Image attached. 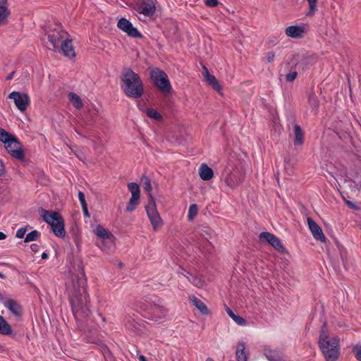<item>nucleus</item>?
Masks as SVG:
<instances>
[{
    "label": "nucleus",
    "instance_id": "17",
    "mask_svg": "<svg viewBox=\"0 0 361 361\" xmlns=\"http://www.w3.org/2000/svg\"><path fill=\"white\" fill-rule=\"evenodd\" d=\"M59 47L65 56L70 59H73L75 56V52L73 46L72 40L68 39V37L62 41Z\"/></svg>",
    "mask_w": 361,
    "mask_h": 361
},
{
    "label": "nucleus",
    "instance_id": "13",
    "mask_svg": "<svg viewBox=\"0 0 361 361\" xmlns=\"http://www.w3.org/2000/svg\"><path fill=\"white\" fill-rule=\"evenodd\" d=\"M5 147L11 155L18 159H23L24 154L20 143L14 137L5 145Z\"/></svg>",
    "mask_w": 361,
    "mask_h": 361
},
{
    "label": "nucleus",
    "instance_id": "45",
    "mask_svg": "<svg viewBox=\"0 0 361 361\" xmlns=\"http://www.w3.org/2000/svg\"><path fill=\"white\" fill-rule=\"evenodd\" d=\"M355 354L356 358L359 361H361V346L356 347L355 348Z\"/></svg>",
    "mask_w": 361,
    "mask_h": 361
},
{
    "label": "nucleus",
    "instance_id": "12",
    "mask_svg": "<svg viewBox=\"0 0 361 361\" xmlns=\"http://www.w3.org/2000/svg\"><path fill=\"white\" fill-rule=\"evenodd\" d=\"M259 239L262 241L266 240L279 252L283 253L286 250L279 238L272 233L269 232H263L260 233Z\"/></svg>",
    "mask_w": 361,
    "mask_h": 361
},
{
    "label": "nucleus",
    "instance_id": "49",
    "mask_svg": "<svg viewBox=\"0 0 361 361\" xmlns=\"http://www.w3.org/2000/svg\"><path fill=\"white\" fill-rule=\"evenodd\" d=\"M4 171V166L2 161L0 160V176L3 174Z\"/></svg>",
    "mask_w": 361,
    "mask_h": 361
},
{
    "label": "nucleus",
    "instance_id": "46",
    "mask_svg": "<svg viewBox=\"0 0 361 361\" xmlns=\"http://www.w3.org/2000/svg\"><path fill=\"white\" fill-rule=\"evenodd\" d=\"M218 3L219 2L217 0H206L205 1L206 5L210 7H214L217 6Z\"/></svg>",
    "mask_w": 361,
    "mask_h": 361
},
{
    "label": "nucleus",
    "instance_id": "31",
    "mask_svg": "<svg viewBox=\"0 0 361 361\" xmlns=\"http://www.w3.org/2000/svg\"><path fill=\"white\" fill-rule=\"evenodd\" d=\"M141 183L142 185L143 189L148 192L149 200H150V195H152V187L151 181L149 180V178L146 176H143L141 178Z\"/></svg>",
    "mask_w": 361,
    "mask_h": 361
},
{
    "label": "nucleus",
    "instance_id": "6",
    "mask_svg": "<svg viewBox=\"0 0 361 361\" xmlns=\"http://www.w3.org/2000/svg\"><path fill=\"white\" fill-rule=\"evenodd\" d=\"M150 75L155 85L162 92L168 93L171 91V85L167 75L164 71L157 68L152 69L150 72Z\"/></svg>",
    "mask_w": 361,
    "mask_h": 361
},
{
    "label": "nucleus",
    "instance_id": "10",
    "mask_svg": "<svg viewBox=\"0 0 361 361\" xmlns=\"http://www.w3.org/2000/svg\"><path fill=\"white\" fill-rule=\"evenodd\" d=\"M117 27L128 36L134 38H141L142 35L137 29L126 18H122L117 23Z\"/></svg>",
    "mask_w": 361,
    "mask_h": 361
},
{
    "label": "nucleus",
    "instance_id": "29",
    "mask_svg": "<svg viewBox=\"0 0 361 361\" xmlns=\"http://www.w3.org/2000/svg\"><path fill=\"white\" fill-rule=\"evenodd\" d=\"M11 332V326L6 322L3 317L0 316V334L9 335Z\"/></svg>",
    "mask_w": 361,
    "mask_h": 361
},
{
    "label": "nucleus",
    "instance_id": "8",
    "mask_svg": "<svg viewBox=\"0 0 361 361\" xmlns=\"http://www.w3.org/2000/svg\"><path fill=\"white\" fill-rule=\"evenodd\" d=\"M68 37V33L61 27L51 30L48 33V39L52 45V49L59 48L62 41Z\"/></svg>",
    "mask_w": 361,
    "mask_h": 361
},
{
    "label": "nucleus",
    "instance_id": "9",
    "mask_svg": "<svg viewBox=\"0 0 361 361\" xmlns=\"http://www.w3.org/2000/svg\"><path fill=\"white\" fill-rule=\"evenodd\" d=\"M8 97L14 101V103L20 111H25L30 104V98L27 94L19 92H12Z\"/></svg>",
    "mask_w": 361,
    "mask_h": 361
},
{
    "label": "nucleus",
    "instance_id": "41",
    "mask_svg": "<svg viewBox=\"0 0 361 361\" xmlns=\"http://www.w3.org/2000/svg\"><path fill=\"white\" fill-rule=\"evenodd\" d=\"M276 58V54L273 51H270L266 53L265 54V60L267 63H271L274 61Z\"/></svg>",
    "mask_w": 361,
    "mask_h": 361
},
{
    "label": "nucleus",
    "instance_id": "27",
    "mask_svg": "<svg viewBox=\"0 0 361 361\" xmlns=\"http://www.w3.org/2000/svg\"><path fill=\"white\" fill-rule=\"evenodd\" d=\"M93 232L100 240L109 238L112 235L101 225L97 226Z\"/></svg>",
    "mask_w": 361,
    "mask_h": 361
},
{
    "label": "nucleus",
    "instance_id": "56",
    "mask_svg": "<svg viewBox=\"0 0 361 361\" xmlns=\"http://www.w3.org/2000/svg\"><path fill=\"white\" fill-rule=\"evenodd\" d=\"M206 361H214L212 358H207Z\"/></svg>",
    "mask_w": 361,
    "mask_h": 361
},
{
    "label": "nucleus",
    "instance_id": "48",
    "mask_svg": "<svg viewBox=\"0 0 361 361\" xmlns=\"http://www.w3.org/2000/svg\"><path fill=\"white\" fill-rule=\"evenodd\" d=\"M82 211H83L85 216L90 217V214L87 210V204L85 205V206H82Z\"/></svg>",
    "mask_w": 361,
    "mask_h": 361
},
{
    "label": "nucleus",
    "instance_id": "1",
    "mask_svg": "<svg viewBox=\"0 0 361 361\" xmlns=\"http://www.w3.org/2000/svg\"><path fill=\"white\" fill-rule=\"evenodd\" d=\"M72 286L74 290V297L71 300L73 312L76 314H86V311L88 310V297L86 293V279L83 271L73 279Z\"/></svg>",
    "mask_w": 361,
    "mask_h": 361
},
{
    "label": "nucleus",
    "instance_id": "43",
    "mask_svg": "<svg viewBox=\"0 0 361 361\" xmlns=\"http://www.w3.org/2000/svg\"><path fill=\"white\" fill-rule=\"evenodd\" d=\"M25 232H26V228H19L17 231L16 234V238H23L25 234Z\"/></svg>",
    "mask_w": 361,
    "mask_h": 361
},
{
    "label": "nucleus",
    "instance_id": "15",
    "mask_svg": "<svg viewBox=\"0 0 361 361\" xmlns=\"http://www.w3.org/2000/svg\"><path fill=\"white\" fill-rule=\"evenodd\" d=\"M307 224H308L309 228H310L313 237L317 240L325 242L326 237L324 235V233H323L321 227L310 218L307 219Z\"/></svg>",
    "mask_w": 361,
    "mask_h": 361
},
{
    "label": "nucleus",
    "instance_id": "37",
    "mask_svg": "<svg viewBox=\"0 0 361 361\" xmlns=\"http://www.w3.org/2000/svg\"><path fill=\"white\" fill-rule=\"evenodd\" d=\"M186 277L190 282H191L194 286H195L197 287L200 288L204 286V281L198 276L190 275V276H186Z\"/></svg>",
    "mask_w": 361,
    "mask_h": 361
},
{
    "label": "nucleus",
    "instance_id": "42",
    "mask_svg": "<svg viewBox=\"0 0 361 361\" xmlns=\"http://www.w3.org/2000/svg\"><path fill=\"white\" fill-rule=\"evenodd\" d=\"M297 75L298 73L296 71L290 72L286 75V81L291 82L296 78Z\"/></svg>",
    "mask_w": 361,
    "mask_h": 361
},
{
    "label": "nucleus",
    "instance_id": "35",
    "mask_svg": "<svg viewBox=\"0 0 361 361\" xmlns=\"http://www.w3.org/2000/svg\"><path fill=\"white\" fill-rule=\"evenodd\" d=\"M309 5V11L307 16H313L317 11L318 0H307Z\"/></svg>",
    "mask_w": 361,
    "mask_h": 361
},
{
    "label": "nucleus",
    "instance_id": "34",
    "mask_svg": "<svg viewBox=\"0 0 361 361\" xmlns=\"http://www.w3.org/2000/svg\"><path fill=\"white\" fill-rule=\"evenodd\" d=\"M15 137L8 133L7 131L0 128V141L3 142L4 145L8 143Z\"/></svg>",
    "mask_w": 361,
    "mask_h": 361
},
{
    "label": "nucleus",
    "instance_id": "54",
    "mask_svg": "<svg viewBox=\"0 0 361 361\" xmlns=\"http://www.w3.org/2000/svg\"><path fill=\"white\" fill-rule=\"evenodd\" d=\"M42 259H47V254L45 253V252H43L42 255Z\"/></svg>",
    "mask_w": 361,
    "mask_h": 361
},
{
    "label": "nucleus",
    "instance_id": "36",
    "mask_svg": "<svg viewBox=\"0 0 361 361\" xmlns=\"http://www.w3.org/2000/svg\"><path fill=\"white\" fill-rule=\"evenodd\" d=\"M7 307L11 310L15 314L19 315L20 313V307L18 303L13 300H8L6 302Z\"/></svg>",
    "mask_w": 361,
    "mask_h": 361
},
{
    "label": "nucleus",
    "instance_id": "5",
    "mask_svg": "<svg viewBox=\"0 0 361 361\" xmlns=\"http://www.w3.org/2000/svg\"><path fill=\"white\" fill-rule=\"evenodd\" d=\"M146 212L151 225L154 231L160 229L163 225V221L157 211V204L152 195H150V200L145 207Z\"/></svg>",
    "mask_w": 361,
    "mask_h": 361
},
{
    "label": "nucleus",
    "instance_id": "7",
    "mask_svg": "<svg viewBox=\"0 0 361 361\" xmlns=\"http://www.w3.org/2000/svg\"><path fill=\"white\" fill-rule=\"evenodd\" d=\"M128 189L131 193V197L128 202L126 211L131 212L135 209L140 202V190L138 184L135 183H129Z\"/></svg>",
    "mask_w": 361,
    "mask_h": 361
},
{
    "label": "nucleus",
    "instance_id": "24",
    "mask_svg": "<svg viewBox=\"0 0 361 361\" xmlns=\"http://www.w3.org/2000/svg\"><path fill=\"white\" fill-rule=\"evenodd\" d=\"M68 99L72 105L77 109H80L83 106V102L81 97L75 92H70L68 94Z\"/></svg>",
    "mask_w": 361,
    "mask_h": 361
},
{
    "label": "nucleus",
    "instance_id": "23",
    "mask_svg": "<svg viewBox=\"0 0 361 361\" xmlns=\"http://www.w3.org/2000/svg\"><path fill=\"white\" fill-rule=\"evenodd\" d=\"M199 174L202 180H209L213 178L214 172L211 168L203 164L200 167Z\"/></svg>",
    "mask_w": 361,
    "mask_h": 361
},
{
    "label": "nucleus",
    "instance_id": "26",
    "mask_svg": "<svg viewBox=\"0 0 361 361\" xmlns=\"http://www.w3.org/2000/svg\"><path fill=\"white\" fill-rule=\"evenodd\" d=\"M245 345L243 342H240L238 344L235 356L237 361H247V355L245 352Z\"/></svg>",
    "mask_w": 361,
    "mask_h": 361
},
{
    "label": "nucleus",
    "instance_id": "38",
    "mask_svg": "<svg viewBox=\"0 0 361 361\" xmlns=\"http://www.w3.org/2000/svg\"><path fill=\"white\" fill-rule=\"evenodd\" d=\"M308 103L312 108V110L316 111L319 105L317 96L314 93H311L308 97Z\"/></svg>",
    "mask_w": 361,
    "mask_h": 361
},
{
    "label": "nucleus",
    "instance_id": "28",
    "mask_svg": "<svg viewBox=\"0 0 361 361\" xmlns=\"http://www.w3.org/2000/svg\"><path fill=\"white\" fill-rule=\"evenodd\" d=\"M294 134H295L294 145H302L304 135H303V133H302L300 127L298 125H295L294 126Z\"/></svg>",
    "mask_w": 361,
    "mask_h": 361
},
{
    "label": "nucleus",
    "instance_id": "3",
    "mask_svg": "<svg viewBox=\"0 0 361 361\" xmlns=\"http://www.w3.org/2000/svg\"><path fill=\"white\" fill-rule=\"evenodd\" d=\"M122 88L130 97L140 98L143 94V84L140 76L131 69L124 70L122 78Z\"/></svg>",
    "mask_w": 361,
    "mask_h": 361
},
{
    "label": "nucleus",
    "instance_id": "32",
    "mask_svg": "<svg viewBox=\"0 0 361 361\" xmlns=\"http://www.w3.org/2000/svg\"><path fill=\"white\" fill-rule=\"evenodd\" d=\"M145 113L151 118L155 121H161L162 119L161 115L155 109L152 108H147L145 111Z\"/></svg>",
    "mask_w": 361,
    "mask_h": 361
},
{
    "label": "nucleus",
    "instance_id": "55",
    "mask_svg": "<svg viewBox=\"0 0 361 361\" xmlns=\"http://www.w3.org/2000/svg\"><path fill=\"white\" fill-rule=\"evenodd\" d=\"M0 278L4 279L5 276L3 274L0 273Z\"/></svg>",
    "mask_w": 361,
    "mask_h": 361
},
{
    "label": "nucleus",
    "instance_id": "14",
    "mask_svg": "<svg viewBox=\"0 0 361 361\" xmlns=\"http://www.w3.org/2000/svg\"><path fill=\"white\" fill-rule=\"evenodd\" d=\"M243 181V176L238 171L228 173L224 178L225 184L231 189L237 188Z\"/></svg>",
    "mask_w": 361,
    "mask_h": 361
},
{
    "label": "nucleus",
    "instance_id": "33",
    "mask_svg": "<svg viewBox=\"0 0 361 361\" xmlns=\"http://www.w3.org/2000/svg\"><path fill=\"white\" fill-rule=\"evenodd\" d=\"M228 314L233 319V320L238 325H245L246 324L245 319L240 316L235 314L229 308L226 309Z\"/></svg>",
    "mask_w": 361,
    "mask_h": 361
},
{
    "label": "nucleus",
    "instance_id": "50",
    "mask_svg": "<svg viewBox=\"0 0 361 361\" xmlns=\"http://www.w3.org/2000/svg\"><path fill=\"white\" fill-rule=\"evenodd\" d=\"M15 72H12L7 77H6V80H10L13 78V75H14Z\"/></svg>",
    "mask_w": 361,
    "mask_h": 361
},
{
    "label": "nucleus",
    "instance_id": "57",
    "mask_svg": "<svg viewBox=\"0 0 361 361\" xmlns=\"http://www.w3.org/2000/svg\"><path fill=\"white\" fill-rule=\"evenodd\" d=\"M37 245H32L31 247L32 248H33L34 247H36Z\"/></svg>",
    "mask_w": 361,
    "mask_h": 361
},
{
    "label": "nucleus",
    "instance_id": "39",
    "mask_svg": "<svg viewBox=\"0 0 361 361\" xmlns=\"http://www.w3.org/2000/svg\"><path fill=\"white\" fill-rule=\"evenodd\" d=\"M198 208L195 204H191L189 207L188 219L191 221L197 214Z\"/></svg>",
    "mask_w": 361,
    "mask_h": 361
},
{
    "label": "nucleus",
    "instance_id": "18",
    "mask_svg": "<svg viewBox=\"0 0 361 361\" xmlns=\"http://www.w3.org/2000/svg\"><path fill=\"white\" fill-rule=\"evenodd\" d=\"M97 245L104 252H112L115 248V237L112 234L109 238L100 240L97 243Z\"/></svg>",
    "mask_w": 361,
    "mask_h": 361
},
{
    "label": "nucleus",
    "instance_id": "40",
    "mask_svg": "<svg viewBox=\"0 0 361 361\" xmlns=\"http://www.w3.org/2000/svg\"><path fill=\"white\" fill-rule=\"evenodd\" d=\"M39 233L37 231H33L26 235V237L25 238V242H31L34 241L37 239L39 237Z\"/></svg>",
    "mask_w": 361,
    "mask_h": 361
},
{
    "label": "nucleus",
    "instance_id": "52",
    "mask_svg": "<svg viewBox=\"0 0 361 361\" xmlns=\"http://www.w3.org/2000/svg\"><path fill=\"white\" fill-rule=\"evenodd\" d=\"M6 238V235L3 232H0V240H4Z\"/></svg>",
    "mask_w": 361,
    "mask_h": 361
},
{
    "label": "nucleus",
    "instance_id": "53",
    "mask_svg": "<svg viewBox=\"0 0 361 361\" xmlns=\"http://www.w3.org/2000/svg\"><path fill=\"white\" fill-rule=\"evenodd\" d=\"M290 158H289V157H286V158H285V159H284V161H285L286 164H288L290 163Z\"/></svg>",
    "mask_w": 361,
    "mask_h": 361
},
{
    "label": "nucleus",
    "instance_id": "44",
    "mask_svg": "<svg viewBox=\"0 0 361 361\" xmlns=\"http://www.w3.org/2000/svg\"><path fill=\"white\" fill-rule=\"evenodd\" d=\"M78 199H79L82 206L87 205V203H86V201H85V194L82 192H81V191H80L78 192Z\"/></svg>",
    "mask_w": 361,
    "mask_h": 361
},
{
    "label": "nucleus",
    "instance_id": "21",
    "mask_svg": "<svg viewBox=\"0 0 361 361\" xmlns=\"http://www.w3.org/2000/svg\"><path fill=\"white\" fill-rule=\"evenodd\" d=\"M202 74L204 75V80H206V82L209 85H212L214 90H217V91H219L221 90V87L219 81L216 80V78L213 75H211L209 73L208 69L205 66H203Z\"/></svg>",
    "mask_w": 361,
    "mask_h": 361
},
{
    "label": "nucleus",
    "instance_id": "20",
    "mask_svg": "<svg viewBox=\"0 0 361 361\" xmlns=\"http://www.w3.org/2000/svg\"><path fill=\"white\" fill-rule=\"evenodd\" d=\"M10 15L8 0H0V25H5L7 23Z\"/></svg>",
    "mask_w": 361,
    "mask_h": 361
},
{
    "label": "nucleus",
    "instance_id": "22",
    "mask_svg": "<svg viewBox=\"0 0 361 361\" xmlns=\"http://www.w3.org/2000/svg\"><path fill=\"white\" fill-rule=\"evenodd\" d=\"M189 300L202 314L208 315L209 314V310L206 305L197 297L194 295L190 296Z\"/></svg>",
    "mask_w": 361,
    "mask_h": 361
},
{
    "label": "nucleus",
    "instance_id": "2",
    "mask_svg": "<svg viewBox=\"0 0 361 361\" xmlns=\"http://www.w3.org/2000/svg\"><path fill=\"white\" fill-rule=\"evenodd\" d=\"M319 345L326 361H336L339 356V338L329 334L326 325H323L319 340Z\"/></svg>",
    "mask_w": 361,
    "mask_h": 361
},
{
    "label": "nucleus",
    "instance_id": "4",
    "mask_svg": "<svg viewBox=\"0 0 361 361\" xmlns=\"http://www.w3.org/2000/svg\"><path fill=\"white\" fill-rule=\"evenodd\" d=\"M40 214L43 219L51 226V229L56 236H65L63 219L59 212L42 209Z\"/></svg>",
    "mask_w": 361,
    "mask_h": 361
},
{
    "label": "nucleus",
    "instance_id": "11",
    "mask_svg": "<svg viewBox=\"0 0 361 361\" xmlns=\"http://www.w3.org/2000/svg\"><path fill=\"white\" fill-rule=\"evenodd\" d=\"M155 0H145L134 6V10L138 13L151 16L155 12Z\"/></svg>",
    "mask_w": 361,
    "mask_h": 361
},
{
    "label": "nucleus",
    "instance_id": "30",
    "mask_svg": "<svg viewBox=\"0 0 361 361\" xmlns=\"http://www.w3.org/2000/svg\"><path fill=\"white\" fill-rule=\"evenodd\" d=\"M199 233L200 235L208 240L209 239L212 238L214 235V231L207 227V226H202L200 228Z\"/></svg>",
    "mask_w": 361,
    "mask_h": 361
},
{
    "label": "nucleus",
    "instance_id": "47",
    "mask_svg": "<svg viewBox=\"0 0 361 361\" xmlns=\"http://www.w3.org/2000/svg\"><path fill=\"white\" fill-rule=\"evenodd\" d=\"M345 203L350 209L354 210L358 209V207L355 205L353 202L350 200H345Z\"/></svg>",
    "mask_w": 361,
    "mask_h": 361
},
{
    "label": "nucleus",
    "instance_id": "25",
    "mask_svg": "<svg viewBox=\"0 0 361 361\" xmlns=\"http://www.w3.org/2000/svg\"><path fill=\"white\" fill-rule=\"evenodd\" d=\"M167 312V310L164 307H155L152 312V319L159 322L166 316Z\"/></svg>",
    "mask_w": 361,
    "mask_h": 361
},
{
    "label": "nucleus",
    "instance_id": "51",
    "mask_svg": "<svg viewBox=\"0 0 361 361\" xmlns=\"http://www.w3.org/2000/svg\"><path fill=\"white\" fill-rule=\"evenodd\" d=\"M138 359L140 361H147L146 357L142 355H139Z\"/></svg>",
    "mask_w": 361,
    "mask_h": 361
},
{
    "label": "nucleus",
    "instance_id": "19",
    "mask_svg": "<svg viewBox=\"0 0 361 361\" xmlns=\"http://www.w3.org/2000/svg\"><path fill=\"white\" fill-rule=\"evenodd\" d=\"M310 56L305 53L296 54L293 56L292 63L297 67L304 69L310 61Z\"/></svg>",
    "mask_w": 361,
    "mask_h": 361
},
{
    "label": "nucleus",
    "instance_id": "16",
    "mask_svg": "<svg viewBox=\"0 0 361 361\" xmlns=\"http://www.w3.org/2000/svg\"><path fill=\"white\" fill-rule=\"evenodd\" d=\"M305 27L303 25H291L285 29V33L292 38H302L305 34Z\"/></svg>",
    "mask_w": 361,
    "mask_h": 361
}]
</instances>
